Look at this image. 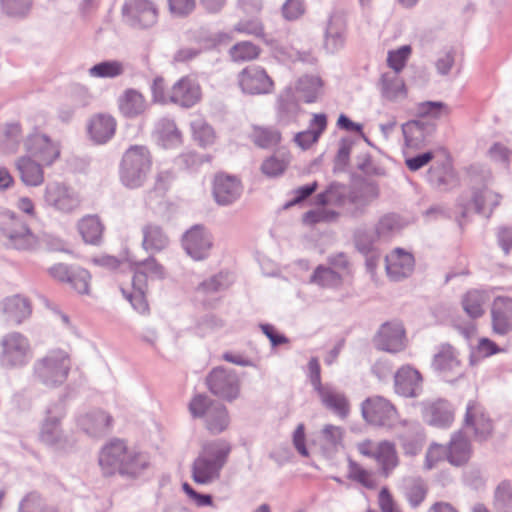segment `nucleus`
Segmentation results:
<instances>
[{
	"label": "nucleus",
	"instance_id": "1",
	"mask_svg": "<svg viewBox=\"0 0 512 512\" xmlns=\"http://www.w3.org/2000/svg\"><path fill=\"white\" fill-rule=\"evenodd\" d=\"M231 451L232 445L225 439L205 442L191 466L193 481L200 485H209L218 480Z\"/></svg>",
	"mask_w": 512,
	"mask_h": 512
},
{
	"label": "nucleus",
	"instance_id": "2",
	"mask_svg": "<svg viewBox=\"0 0 512 512\" xmlns=\"http://www.w3.org/2000/svg\"><path fill=\"white\" fill-rule=\"evenodd\" d=\"M152 157L143 145H132L123 154L119 176L121 183L131 189L141 187L151 170Z\"/></svg>",
	"mask_w": 512,
	"mask_h": 512
},
{
	"label": "nucleus",
	"instance_id": "3",
	"mask_svg": "<svg viewBox=\"0 0 512 512\" xmlns=\"http://www.w3.org/2000/svg\"><path fill=\"white\" fill-rule=\"evenodd\" d=\"M193 418H201L206 429L213 435L222 433L230 423L227 408L205 394L195 395L189 403Z\"/></svg>",
	"mask_w": 512,
	"mask_h": 512
},
{
	"label": "nucleus",
	"instance_id": "4",
	"mask_svg": "<svg viewBox=\"0 0 512 512\" xmlns=\"http://www.w3.org/2000/svg\"><path fill=\"white\" fill-rule=\"evenodd\" d=\"M71 368L70 357L61 349L51 350L41 358L35 373L39 381L47 387H56L64 383Z\"/></svg>",
	"mask_w": 512,
	"mask_h": 512
},
{
	"label": "nucleus",
	"instance_id": "5",
	"mask_svg": "<svg viewBox=\"0 0 512 512\" xmlns=\"http://www.w3.org/2000/svg\"><path fill=\"white\" fill-rule=\"evenodd\" d=\"M357 450L361 455L374 459L385 477H388L399 465L397 450L395 444L391 441L374 442L365 439L357 444Z\"/></svg>",
	"mask_w": 512,
	"mask_h": 512
},
{
	"label": "nucleus",
	"instance_id": "6",
	"mask_svg": "<svg viewBox=\"0 0 512 512\" xmlns=\"http://www.w3.org/2000/svg\"><path fill=\"white\" fill-rule=\"evenodd\" d=\"M378 186L371 182H365L352 187L347 194H338V204L344 207L353 217L365 214L367 207L378 198Z\"/></svg>",
	"mask_w": 512,
	"mask_h": 512
},
{
	"label": "nucleus",
	"instance_id": "7",
	"mask_svg": "<svg viewBox=\"0 0 512 512\" xmlns=\"http://www.w3.org/2000/svg\"><path fill=\"white\" fill-rule=\"evenodd\" d=\"M209 391L215 396L226 400H235L240 393V380L234 370L224 367L214 368L206 377Z\"/></svg>",
	"mask_w": 512,
	"mask_h": 512
},
{
	"label": "nucleus",
	"instance_id": "8",
	"mask_svg": "<svg viewBox=\"0 0 512 512\" xmlns=\"http://www.w3.org/2000/svg\"><path fill=\"white\" fill-rule=\"evenodd\" d=\"M124 21L133 28L152 27L158 19V8L151 0H125L122 6Z\"/></svg>",
	"mask_w": 512,
	"mask_h": 512
},
{
	"label": "nucleus",
	"instance_id": "9",
	"mask_svg": "<svg viewBox=\"0 0 512 512\" xmlns=\"http://www.w3.org/2000/svg\"><path fill=\"white\" fill-rule=\"evenodd\" d=\"M60 156L59 144L47 135L34 132V186L43 183V167L51 166Z\"/></svg>",
	"mask_w": 512,
	"mask_h": 512
},
{
	"label": "nucleus",
	"instance_id": "10",
	"mask_svg": "<svg viewBox=\"0 0 512 512\" xmlns=\"http://www.w3.org/2000/svg\"><path fill=\"white\" fill-rule=\"evenodd\" d=\"M361 414L371 425L390 427L396 419L397 411L389 400L382 396H372L362 402Z\"/></svg>",
	"mask_w": 512,
	"mask_h": 512
},
{
	"label": "nucleus",
	"instance_id": "11",
	"mask_svg": "<svg viewBox=\"0 0 512 512\" xmlns=\"http://www.w3.org/2000/svg\"><path fill=\"white\" fill-rule=\"evenodd\" d=\"M241 91L248 95H265L274 90V82L266 70L258 65H249L237 76Z\"/></svg>",
	"mask_w": 512,
	"mask_h": 512
},
{
	"label": "nucleus",
	"instance_id": "12",
	"mask_svg": "<svg viewBox=\"0 0 512 512\" xmlns=\"http://www.w3.org/2000/svg\"><path fill=\"white\" fill-rule=\"evenodd\" d=\"M44 201L47 205L62 213L73 212L81 203L78 192L60 182H52L46 186Z\"/></svg>",
	"mask_w": 512,
	"mask_h": 512
},
{
	"label": "nucleus",
	"instance_id": "13",
	"mask_svg": "<svg viewBox=\"0 0 512 512\" xmlns=\"http://www.w3.org/2000/svg\"><path fill=\"white\" fill-rule=\"evenodd\" d=\"M48 272L55 280L70 284L77 293L81 295L90 293L91 274L88 270L79 266L57 263L51 266Z\"/></svg>",
	"mask_w": 512,
	"mask_h": 512
},
{
	"label": "nucleus",
	"instance_id": "14",
	"mask_svg": "<svg viewBox=\"0 0 512 512\" xmlns=\"http://www.w3.org/2000/svg\"><path fill=\"white\" fill-rule=\"evenodd\" d=\"M182 246L194 260L206 259L213 247V237L203 225H194L182 237Z\"/></svg>",
	"mask_w": 512,
	"mask_h": 512
},
{
	"label": "nucleus",
	"instance_id": "15",
	"mask_svg": "<svg viewBox=\"0 0 512 512\" xmlns=\"http://www.w3.org/2000/svg\"><path fill=\"white\" fill-rule=\"evenodd\" d=\"M463 429L477 440H485L491 435L492 421L478 402L470 400L467 403Z\"/></svg>",
	"mask_w": 512,
	"mask_h": 512
},
{
	"label": "nucleus",
	"instance_id": "16",
	"mask_svg": "<svg viewBox=\"0 0 512 512\" xmlns=\"http://www.w3.org/2000/svg\"><path fill=\"white\" fill-rule=\"evenodd\" d=\"M463 429L477 440H485L491 435L492 421L478 402L470 400L467 403Z\"/></svg>",
	"mask_w": 512,
	"mask_h": 512
},
{
	"label": "nucleus",
	"instance_id": "17",
	"mask_svg": "<svg viewBox=\"0 0 512 512\" xmlns=\"http://www.w3.org/2000/svg\"><path fill=\"white\" fill-rule=\"evenodd\" d=\"M432 368L439 372L447 381L462 375L461 363L456 349L448 343L438 346L434 354Z\"/></svg>",
	"mask_w": 512,
	"mask_h": 512
},
{
	"label": "nucleus",
	"instance_id": "18",
	"mask_svg": "<svg viewBox=\"0 0 512 512\" xmlns=\"http://www.w3.org/2000/svg\"><path fill=\"white\" fill-rule=\"evenodd\" d=\"M435 131V122L428 119L418 118L402 125L405 144L413 149L422 148L430 143Z\"/></svg>",
	"mask_w": 512,
	"mask_h": 512
},
{
	"label": "nucleus",
	"instance_id": "19",
	"mask_svg": "<svg viewBox=\"0 0 512 512\" xmlns=\"http://www.w3.org/2000/svg\"><path fill=\"white\" fill-rule=\"evenodd\" d=\"M385 268L390 280L398 282L410 277L414 271V256L402 248H395L385 257Z\"/></svg>",
	"mask_w": 512,
	"mask_h": 512
},
{
	"label": "nucleus",
	"instance_id": "20",
	"mask_svg": "<svg viewBox=\"0 0 512 512\" xmlns=\"http://www.w3.org/2000/svg\"><path fill=\"white\" fill-rule=\"evenodd\" d=\"M422 388V376L414 367L404 365L395 373L394 389L398 395L406 398H415L421 394Z\"/></svg>",
	"mask_w": 512,
	"mask_h": 512
},
{
	"label": "nucleus",
	"instance_id": "21",
	"mask_svg": "<svg viewBox=\"0 0 512 512\" xmlns=\"http://www.w3.org/2000/svg\"><path fill=\"white\" fill-rule=\"evenodd\" d=\"M324 408L331 411L341 419L350 413V402L346 394L331 383H324L315 390Z\"/></svg>",
	"mask_w": 512,
	"mask_h": 512
},
{
	"label": "nucleus",
	"instance_id": "22",
	"mask_svg": "<svg viewBox=\"0 0 512 512\" xmlns=\"http://www.w3.org/2000/svg\"><path fill=\"white\" fill-rule=\"evenodd\" d=\"M128 450L125 442L119 439L110 441L102 448L99 454V465L105 476L119 473Z\"/></svg>",
	"mask_w": 512,
	"mask_h": 512
},
{
	"label": "nucleus",
	"instance_id": "23",
	"mask_svg": "<svg viewBox=\"0 0 512 512\" xmlns=\"http://www.w3.org/2000/svg\"><path fill=\"white\" fill-rule=\"evenodd\" d=\"M201 99V88L199 83L185 76L179 79L169 91V100L184 108H190Z\"/></svg>",
	"mask_w": 512,
	"mask_h": 512
},
{
	"label": "nucleus",
	"instance_id": "24",
	"mask_svg": "<svg viewBox=\"0 0 512 512\" xmlns=\"http://www.w3.org/2000/svg\"><path fill=\"white\" fill-rule=\"evenodd\" d=\"M347 20L341 11H335L329 17L325 34L324 48L329 53H335L342 49L346 40Z\"/></svg>",
	"mask_w": 512,
	"mask_h": 512
},
{
	"label": "nucleus",
	"instance_id": "25",
	"mask_svg": "<svg viewBox=\"0 0 512 512\" xmlns=\"http://www.w3.org/2000/svg\"><path fill=\"white\" fill-rule=\"evenodd\" d=\"M242 193V186L235 176L219 174L213 182V196L217 204L228 206L234 203Z\"/></svg>",
	"mask_w": 512,
	"mask_h": 512
},
{
	"label": "nucleus",
	"instance_id": "26",
	"mask_svg": "<svg viewBox=\"0 0 512 512\" xmlns=\"http://www.w3.org/2000/svg\"><path fill=\"white\" fill-rule=\"evenodd\" d=\"M113 418L103 410L87 412L77 419L78 426L91 437H101L110 432Z\"/></svg>",
	"mask_w": 512,
	"mask_h": 512
},
{
	"label": "nucleus",
	"instance_id": "27",
	"mask_svg": "<svg viewBox=\"0 0 512 512\" xmlns=\"http://www.w3.org/2000/svg\"><path fill=\"white\" fill-rule=\"evenodd\" d=\"M375 345L378 349L396 353L404 348V329L398 323H385L381 326Z\"/></svg>",
	"mask_w": 512,
	"mask_h": 512
},
{
	"label": "nucleus",
	"instance_id": "28",
	"mask_svg": "<svg viewBox=\"0 0 512 512\" xmlns=\"http://www.w3.org/2000/svg\"><path fill=\"white\" fill-rule=\"evenodd\" d=\"M493 331L498 335H506L512 330V299L497 297L491 310Z\"/></svg>",
	"mask_w": 512,
	"mask_h": 512
},
{
	"label": "nucleus",
	"instance_id": "29",
	"mask_svg": "<svg viewBox=\"0 0 512 512\" xmlns=\"http://www.w3.org/2000/svg\"><path fill=\"white\" fill-rule=\"evenodd\" d=\"M116 121L107 114H98L90 119L88 133L97 144L108 142L115 134Z\"/></svg>",
	"mask_w": 512,
	"mask_h": 512
},
{
	"label": "nucleus",
	"instance_id": "30",
	"mask_svg": "<svg viewBox=\"0 0 512 512\" xmlns=\"http://www.w3.org/2000/svg\"><path fill=\"white\" fill-rule=\"evenodd\" d=\"M153 136L163 148H175L182 142L181 132L175 122L169 118H161L157 121Z\"/></svg>",
	"mask_w": 512,
	"mask_h": 512
},
{
	"label": "nucleus",
	"instance_id": "31",
	"mask_svg": "<svg viewBox=\"0 0 512 512\" xmlns=\"http://www.w3.org/2000/svg\"><path fill=\"white\" fill-rule=\"evenodd\" d=\"M48 414L41 428L40 439L47 445L62 449L67 439L60 428L61 415H52L51 410H48Z\"/></svg>",
	"mask_w": 512,
	"mask_h": 512
},
{
	"label": "nucleus",
	"instance_id": "32",
	"mask_svg": "<svg viewBox=\"0 0 512 512\" xmlns=\"http://www.w3.org/2000/svg\"><path fill=\"white\" fill-rule=\"evenodd\" d=\"M28 347V340L21 335L7 336L3 340V361L10 365L23 363Z\"/></svg>",
	"mask_w": 512,
	"mask_h": 512
},
{
	"label": "nucleus",
	"instance_id": "33",
	"mask_svg": "<svg viewBox=\"0 0 512 512\" xmlns=\"http://www.w3.org/2000/svg\"><path fill=\"white\" fill-rule=\"evenodd\" d=\"M143 240L142 246L144 250L156 253L164 250L169 245V237L161 226L148 223L142 228Z\"/></svg>",
	"mask_w": 512,
	"mask_h": 512
},
{
	"label": "nucleus",
	"instance_id": "34",
	"mask_svg": "<svg viewBox=\"0 0 512 512\" xmlns=\"http://www.w3.org/2000/svg\"><path fill=\"white\" fill-rule=\"evenodd\" d=\"M471 456V444L462 431L455 433L448 445V462L454 466H462Z\"/></svg>",
	"mask_w": 512,
	"mask_h": 512
},
{
	"label": "nucleus",
	"instance_id": "35",
	"mask_svg": "<svg viewBox=\"0 0 512 512\" xmlns=\"http://www.w3.org/2000/svg\"><path fill=\"white\" fill-rule=\"evenodd\" d=\"M132 289L133 290L129 292L124 288H121V292L136 312L140 314L148 313L149 305L145 297L147 285L145 284V278L142 274L133 276Z\"/></svg>",
	"mask_w": 512,
	"mask_h": 512
},
{
	"label": "nucleus",
	"instance_id": "36",
	"mask_svg": "<svg viewBox=\"0 0 512 512\" xmlns=\"http://www.w3.org/2000/svg\"><path fill=\"white\" fill-rule=\"evenodd\" d=\"M327 126V117L325 114H314L310 122L309 129L298 132L295 137V143L302 149H308L316 143L320 135L324 132Z\"/></svg>",
	"mask_w": 512,
	"mask_h": 512
},
{
	"label": "nucleus",
	"instance_id": "37",
	"mask_svg": "<svg viewBox=\"0 0 512 512\" xmlns=\"http://www.w3.org/2000/svg\"><path fill=\"white\" fill-rule=\"evenodd\" d=\"M407 431L399 436L401 446L405 455H417L423 446L424 435L422 427L418 422H405Z\"/></svg>",
	"mask_w": 512,
	"mask_h": 512
},
{
	"label": "nucleus",
	"instance_id": "38",
	"mask_svg": "<svg viewBox=\"0 0 512 512\" xmlns=\"http://www.w3.org/2000/svg\"><path fill=\"white\" fill-rule=\"evenodd\" d=\"M150 464L149 456L146 453L129 449L124 463L120 466L119 474L129 478L140 476Z\"/></svg>",
	"mask_w": 512,
	"mask_h": 512
},
{
	"label": "nucleus",
	"instance_id": "39",
	"mask_svg": "<svg viewBox=\"0 0 512 512\" xmlns=\"http://www.w3.org/2000/svg\"><path fill=\"white\" fill-rule=\"evenodd\" d=\"M119 110L123 116L134 118L146 109V101L135 89H127L118 100Z\"/></svg>",
	"mask_w": 512,
	"mask_h": 512
},
{
	"label": "nucleus",
	"instance_id": "40",
	"mask_svg": "<svg viewBox=\"0 0 512 512\" xmlns=\"http://www.w3.org/2000/svg\"><path fill=\"white\" fill-rule=\"evenodd\" d=\"M78 231L87 244L99 245L102 240L104 226L96 215H87L79 220Z\"/></svg>",
	"mask_w": 512,
	"mask_h": 512
},
{
	"label": "nucleus",
	"instance_id": "41",
	"mask_svg": "<svg viewBox=\"0 0 512 512\" xmlns=\"http://www.w3.org/2000/svg\"><path fill=\"white\" fill-rule=\"evenodd\" d=\"M402 491L408 503L415 508L426 498L428 487L422 478L409 477L404 479Z\"/></svg>",
	"mask_w": 512,
	"mask_h": 512
},
{
	"label": "nucleus",
	"instance_id": "42",
	"mask_svg": "<svg viewBox=\"0 0 512 512\" xmlns=\"http://www.w3.org/2000/svg\"><path fill=\"white\" fill-rule=\"evenodd\" d=\"M2 311L6 317L17 323L30 315V304L26 298L20 295L7 297L2 302Z\"/></svg>",
	"mask_w": 512,
	"mask_h": 512
},
{
	"label": "nucleus",
	"instance_id": "43",
	"mask_svg": "<svg viewBox=\"0 0 512 512\" xmlns=\"http://www.w3.org/2000/svg\"><path fill=\"white\" fill-rule=\"evenodd\" d=\"M381 94L390 101L404 98L406 96V88L403 79L395 72L382 74Z\"/></svg>",
	"mask_w": 512,
	"mask_h": 512
},
{
	"label": "nucleus",
	"instance_id": "44",
	"mask_svg": "<svg viewBox=\"0 0 512 512\" xmlns=\"http://www.w3.org/2000/svg\"><path fill=\"white\" fill-rule=\"evenodd\" d=\"M501 195L488 188L473 193L472 203L477 213L490 217L493 210L500 204Z\"/></svg>",
	"mask_w": 512,
	"mask_h": 512
},
{
	"label": "nucleus",
	"instance_id": "45",
	"mask_svg": "<svg viewBox=\"0 0 512 512\" xmlns=\"http://www.w3.org/2000/svg\"><path fill=\"white\" fill-rule=\"evenodd\" d=\"M426 417L430 425L436 427H448L453 419V412L446 401L439 400L426 408Z\"/></svg>",
	"mask_w": 512,
	"mask_h": 512
},
{
	"label": "nucleus",
	"instance_id": "46",
	"mask_svg": "<svg viewBox=\"0 0 512 512\" xmlns=\"http://www.w3.org/2000/svg\"><path fill=\"white\" fill-rule=\"evenodd\" d=\"M125 72V66L118 60H105L101 61L87 71L90 78L95 79H114Z\"/></svg>",
	"mask_w": 512,
	"mask_h": 512
},
{
	"label": "nucleus",
	"instance_id": "47",
	"mask_svg": "<svg viewBox=\"0 0 512 512\" xmlns=\"http://www.w3.org/2000/svg\"><path fill=\"white\" fill-rule=\"evenodd\" d=\"M342 282L343 278L339 272L324 265L317 266L310 277V283L328 289L339 288Z\"/></svg>",
	"mask_w": 512,
	"mask_h": 512
},
{
	"label": "nucleus",
	"instance_id": "48",
	"mask_svg": "<svg viewBox=\"0 0 512 512\" xmlns=\"http://www.w3.org/2000/svg\"><path fill=\"white\" fill-rule=\"evenodd\" d=\"M289 163V152L284 150L278 151L263 161L261 171L267 177H278L285 172Z\"/></svg>",
	"mask_w": 512,
	"mask_h": 512
},
{
	"label": "nucleus",
	"instance_id": "49",
	"mask_svg": "<svg viewBox=\"0 0 512 512\" xmlns=\"http://www.w3.org/2000/svg\"><path fill=\"white\" fill-rule=\"evenodd\" d=\"M427 181L435 188L443 189L453 178V171L448 161L435 162L427 172Z\"/></svg>",
	"mask_w": 512,
	"mask_h": 512
},
{
	"label": "nucleus",
	"instance_id": "50",
	"mask_svg": "<svg viewBox=\"0 0 512 512\" xmlns=\"http://www.w3.org/2000/svg\"><path fill=\"white\" fill-rule=\"evenodd\" d=\"M322 89V80L315 75H305L299 78L296 90L306 103L315 102Z\"/></svg>",
	"mask_w": 512,
	"mask_h": 512
},
{
	"label": "nucleus",
	"instance_id": "51",
	"mask_svg": "<svg viewBox=\"0 0 512 512\" xmlns=\"http://www.w3.org/2000/svg\"><path fill=\"white\" fill-rule=\"evenodd\" d=\"M485 302V292L477 289L468 291L462 298L463 309L471 318H478L484 313L483 305Z\"/></svg>",
	"mask_w": 512,
	"mask_h": 512
},
{
	"label": "nucleus",
	"instance_id": "52",
	"mask_svg": "<svg viewBox=\"0 0 512 512\" xmlns=\"http://www.w3.org/2000/svg\"><path fill=\"white\" fill-rule=\"evenodd\" d=\"M344 431L341 427L327 424L321 431L322 448L328 453L336 452L342 446Z\"/></svg>",
	"mask_w": 512,
	"mask_h": 512
},
{
	"label": "nucleus",
	"instance_id": "53",
	"mask_svg": "<svg viewBox=\"0 0 512 512\" xmlns=\"http://www.w3.org/2000/svg\"><path fill=\"white\" fill-rule=\"evenodd\" d=\"M11 245L16 249L29 247L31 234L26 225L18 219H12L9 227Z\"/></svg>",
	"mask_w": 512,
	"mask_h": 512
},
{
	"label": "nucleus",
	"instance_id": "54",
	"mask_svg": "<svg viewBox=\"0 0 512 512\" xmlns=\"http://www.w3.org/2000/svg\"><path fill=\"white\" fill-rule=\"evenodd\" d=\"M138 274L144 276L146 285L148 278L162 280L166 276L164 267L154 257H149L136 264L134 276Z\"/></svg>",
	"mask_w": 512,
	"mask_h": 512
},
{
	"label": "nucleus",
	"instance_id": "55",
	"mask_svg": "<svg viewBox=\"0 0 512 512\" xmlns=\"http://www.w3.org/2000/svg\"><path fill=\"white\" fill-rule=\"evenodd\" d=\"M298 110V104L291 88L285 89L278 97V114L281 120L289 122Z\"/></svg>",
	"mask_w": 512,
	"mask_h": 512
},
{
	"label": "nucleus",
	"instance_id": "56",
	"mask_svg": "<svg viewBox=\"0 0 512 512\" xmlns=\"http://www.w3.org/2000/svg\"><path fill=\"white\" fill-rule=\"evenodd\" d=\"M401 219L397 214L389 213L383 215L375 226L378 238H388L401 229Z\"/></svg>",
	"mask_w": 512,
	"mask_h": 512
},
{
	"label": "nucleus",
	"instance_id": "57",
	"mask_svg": "<svg viewBox=\"0 0 512 512\" xmlns=\"http://www.w3.org/2000/svg\"><path fill=\"white\" fill-rule=\"evenodd\" d=\"M191 129L194 139L203 147L214 142L215 134L213 128L202 118H196L191 122Z\"/></svg>",
	"mask_w": 512,
	"mask_h": 512
},
{
	"label": "nucleus",
	"instance_id": "58",
	"mask_svg": "<svg viewBox=\"0 0 512 512\" xmlns=\"http://www.w3.org/2000/svg\"><path fill=\"white\" fill-rule=\"evenodd\" d=\"M450 108L441 101H424L417 105V115L419 119H439L443 115H448Z\"/></svg>",
	"mask_w": 512,
	"mask_h": 512
},
{
	"label": "nucleus",
	"instance_id": "59",
	"mask_svg": "<svg viewBox=\"0 0 512 512\" xmlns=\"http://www.w3.org/2000/svg\"><path fill=\"white\" fill-rule=\"evenodd\" d=\"M494 507L498 512H510L512 509V485L502 481L494 492Z\"/></svg>",
	"mask_w": 512,
	"mask_h": 512
},
{
	"label": "nucleus",
	"instance_id": "60",
	"mask_svg": "<svg viewBox=\"0 0 512 512\" xmlns=\"http://www.w3.org/2000/svg\"><path fill=\"white\" fill-rule=\"evenodd\" d=\"M253 142L261 148H270L281 140V134L273 128L256 127L252 133Z\"/></svg>",
	"mask_w": 512,
	"mask_h": 512
},
{
	"label": "nucleus",
	"instance_id": "61",
	"mask_svg": "<svg viewBox=\"0 0 512 512\" xmlns=\"http://www.w3.org/2000/svg\"><path fill=\"white\" fill-rule=\"evenodd\" d=\"M348 478L360 483L367 489L376 487V482L371 473L352 459H348Z\"/></svg>",
	"mask_w": 512,
	"mask_h": 512
},
{
	"label": "nucleus",
	"instance_id": "62",
	"mask_svg": "<svg viewBox=\"0 0 512 512\" xmlns=\"http://www.w3.org/2000/svg\"><path fill=\"white\" fill-rule=\"evenodd\" d=\"M259 55V48L251 42L235 44L230 49V56L234 61L252 60Z\"/></svg>",
	"mask_w": 512,
	"mask_h": 512
},
{
	"label": "nucleus",
	"instance_id": "63",
	"mask_svg": "<svg viewBox=\"0 0 512 512\" xmlns=\"http://www.w3.org/2000/svg\"><path fill=\"white\" fill-rule=\"evenodd\" d=\"M445 458L448 460V447L433 443L429 446L426 452L424 468L426 470H432L437 463Z\"/></svg>",
	"mask_w": 512,
	"mask_h": 512
},
{
	"label": "nucleus",
	"instance_id": "64",
	"mask_svg": "<svg viewBox=\"0 0 512 512\" xmlns=\"http://www.w3.org/2000/svg\"><path fill=\"white\" fill-rule=\"evenodd\" d=\"M411 53V48L408 45H404L395 51H390L387 57V63L392 72L398 74L405 66L406 61Z\"/></svg>",
	"mask_w": 512,
	"mask_h": 512
}]
</instances>
